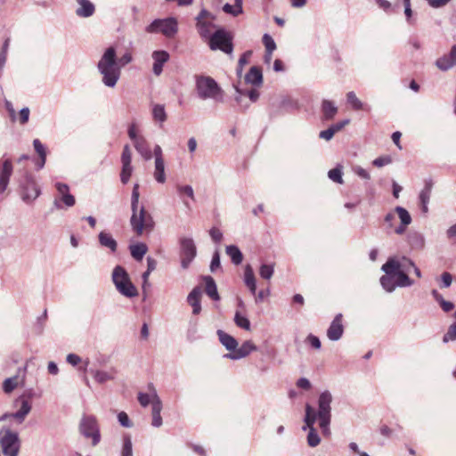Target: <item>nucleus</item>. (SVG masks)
I'll return each instance as SVG.
<instances>
[{
  "instance_id": "13",
  "label": "nucleus",
  "mask_w": 456,
  "mask_h": 456,
  "mask_svg": "<svg viewBox=\"0 0 456 456\" xmlns=\"http://www.w3.org/2000/svg\"><path fill=\"white\" fill-rule=\"evenodd\" d=\"M89 360L87 359L85 361L83 370L88 371L98 384H104L108 381L114 380L117 372L115 368H110L109 370H97L93 368L87 370Z\"/></svg>"
},
{
  "instance_id": "26",
  "label": "nucleus",
  "mask_w": 456,
  "mask_h": 456,
  "mask_svg": "<svg viewBox=\"0 0 456 456\" xmlns=\"http://www.w3.org/2000/svg\"><path fill=\"white\" fill-rule=\"evenodd\" d=\"M134 146L136 151L142 156L143 159H151L152 151H151L149 143L144 136L135 140V142H134Z\"/></svg>"
},
{
  "instance_id": "37",
  "label": "nucleus",
  "mask_w": 456,
  "mask_h": 456,
  "mask_svg": "<svg viewBox=\"0 0 456 456\" xmlns=\"http://www.w3.org/2000/svg\"><path fill=\"white\" fill-rule=\"evenodd\" d=\"M278 108L281 110H285L286 111L298 110L299 103L295 99L285 97L281 100V102H279Z\"/></svg>"
},
{
  "instance_id": "30",
  "label": "nucleus",
  "mask_w": 456,
  "mask_h": 456,
  "mask_svg": "<svg viewBox=\"0 0 456 456\" xmlns=\"http://www.w3.org/2000/svg\"><path fill=\"white\" fill-rule=\"evenodd\" d=\"M322 112L324 120H331L338 113V107L330 100H323L322 102Z\"/></svg>"
},
{
  "instance_id": "31",
  "label": "nucleus",
  "mask_w": 456,
  "mask_h": 456,
  "mask_svg": "<svg viewBox=\"0 0 456 456\" xmlns=\"http://www.w3.org/2000/svg\"><path fill=\"white\" fill-rule=\"evenodd\" d=\"M233 86L236 92L235 101L239 103L241 102V97L243 95H247L252 102H256L259 98L260 94L256 89L244 91L236 85H234Z\"/></svg>"
},
{
  "instance_id": "38",
  "label": "nucleus",
  "mask_w": 456,
  "mask_h": 456,
  "mask_svg": "<svg viewBox=\"0 0 456 456\" xmlns=\"http://www.w3.org/2000/svg\"><path fill=\"white\" fill-rule=\"evenodd\" d=\"M433 183L431 180L425 181V186L420 191L419 199L420 203H428L431 196Z\"/></svg>"
},
{
  "instance_id": "56",
  "label": "nucleus",
  "mask_w": 456,
  "mask_h": 456,
  "mask_svg": "<svg viewBox=\"0 0 456 456\" xmlns=\"http://www.w3.org/2000/svg\"><path fill=\"white\" fill-rule=\"evenodd\" d=\"M177 191L180 194H185L192 200H194V191L191 185H179Z\"/></svg>"
},
{
  "instance_id": "58",
  "label": "nucleus",
  "mask_w": 456,
  "mask_h": 456,
  "mask_svg": "<svg viewBox=\"0 0 456 456\" xmlns=\"http://www.w3.org/2000/svg\"><path fill=\"white\" fill-rule=\"evenodd\" d=\"M218 267H220V254L218 250H216L213 254L209 268L211 272H215Z\"/></svg>"
},
{
  "instance_id": "44",
  "label": "nucleus",
  "mask_w": 456,
  "mask_h": 456,
  "mask_svg": "<svg viewBox=\"0 0 456 456\" xmlns=\"http://www.w3.org/2000/svg\"><path fill=\"white\" fill-rule=\"evenodd\" d=\"M234 322H235V324L238 327H240V328H241V329H243L245 330H250V322H249V320L247 317L241 315L240 312H236L235 313Z\"/></svg>"
},
{
  "instance_id": "16",
  "label": "nucleus",
  "mask_w": 456,
  "mask_h": 456,
  "mask_svg": "<svg viewBox=\"0 0 456 456\" xmlns=\"http://www.w3.org/2000/svg\"><path fill=\"white\" fill-rule=\"evenodd\" d=\"M151 57L153 59L152 71L154 75L159 76L163 71L164 64L168 61L170 55L165 50H157L152 53Z\"/></svg>"
},
{
  "instance_id": "46",
  "label": "nucleus",
  "mask_w": 456,
  "mask_h": 456,
  "mask_svg": "<svg viewBox=\"0 0 456 456\" xmlns=\"http://www.w3.org/2000/svg\"><path fill=\"white\" fill-rule=\"evenodd\" d=\"M342 174V167H336L335 168H332L328 172V176L330 180H332L335 183H343Z\"/></svg>"
},
{
  "instance_id": "43",
  "label": "nucleus",
  "mask_w": 456,
  "mask_h": 456,
  "mask_svg": "<svg viewBox=\"0 0 456 456\" xmlns=\"http://www.w3.org/2000/svg\"><path fill=\"white\" fill-rule=\"evenodd\" d=\"M151 388H152V403H151V414H157L160 413L162 410V402L159 395H157L155 389L153 388V386H150Z\"/></svg>"
},
{
  "instance_id": "57",
  "label": "nucleus",
  "mask_w": 456,
  "mask_h": 456,
  "mask_svg": "<svg viewBox=\"0 0 456 456\" xmlns=\"http://www.w3.org/2000/svg\"><path fill=\"white\" fill-rule=\"evenodd\" d=\"M452 282V276L450 273L444 272L441 275V288H449Z\"/></svg>"
},
{
  "instance_id": "29",
  "label": "nucleus",
  "mask_w": 456,
  "mask_h": 456,
  "mask_svg": "<svg viewBox=\"0 0 456 456\" xmlns=\"http://www.w3.org/2000/svg\"><path fill=\"white\" fill-rule=\"evenodd\" d=\"M98 239L102 247L109 248L111 252H116L118 243L109 232H101L98 235Z\"/></svg>"
},
{
  "instance_id": "34",
  "label": "nucleus",
  "mask_w": 456,
  "mask_h": 456,
  "mask_svg": "<svg viewBox=\"0 0 456 456\" xmlns=\"http://www.w3.org/2000/svg\"><path fill=\"white\" fill-rule=\"evenodd\" d=\"M225 251L234 265H238L241 264L243 260V255L237 246L229 245L226 247Z\"/></svg>"
},
{
  "instance_id": "47",
  "label": "nucleus",
  "mask_w": 456,
  "mask_h": 456,
  "mask_svg": "<svg viewBox=\"0 0 456 456\" xmlns=\"http://www.w3.org/2000/svg\"><path fill=\"white\" fill-rule=\"evenodd\" d=\"M244 283L245 285H253L256 283V278L250 265H247L244 269Z\"/></svg>"
},
{
  "instance_id": "49",
  "label": "nucleus",
  "mask_w": 456,
  "mask_h": 456,
  "mask_svg": "<svg viewBox=\"0 0 456 456\" xmlns=\"http://www.w3.org/2000/svg\"><path fill=\"white\" fill-rule=\"evenodd\" d=\"M262 42L265 47V51L273 52L276 49V44L269 34H264Z\"/></svg>"
},
{
  "instance_id": "20",
  "label": "nucleus",
  "mask_w": 456,
  "mask_h": 456,
  "mask_svg": "<svg viewBox=\"0 0 456 456\" xmlns=\"http://www.w3.org/2000/svg\"><path fill=\"white\" fill-rule=\"evenodd\" d=\"M12 161L10 159H5L0 167V194L6 190L10 177L12 174Z\"/></svg>"
},
{
  "instance_id": "54",
  "label": "nucleus",
  "mask_w": 456,
  "mask_h": 456,
  "mask_svg": "<svg viewBox=\"0 0 456 456\" xmlns=\"http://www.w3.org/2000/svg\"><path fill=\"white\" fill-rule=\"evenodd\" d=\"M392 162V159L390 156H382L375 159L372 164L377 167H382L387 166Z\"/></svg>"
},
{
  "instance_id": "2",
  "label": "nucleus",
  "mask_w": 456,
  "mask_h": 456,
  "mask_svg": "<svg viewBox=\"0 0 456 456\" xmlns=\"http://www.w3.org/2000/svg\"><path fill=\"white\" fill-rule=\"evenodd\" d=\"M409 265H414V262L406 256H390L382 265L381 270L385 273L380 277V285L388 293L393 292L396 287H411L413 281L407 274Z\"/></svg>"
},
{
  "instance_id": "62",
  "label": "nucleus",
  "mask_w": 456,
  "mask_h": 456,
  "mask_svg": "<svg viewBox=\"0 0 456 456\" xmlns=\"http://www.w3.org/2000/svg\"><path fill=\"white\" fill-rule=\"evenodd\" d=\"M306 339L314 348H315V349L321 348L322 344H321V340L319 339L318 337H316L313 334H310V335H308Z\"/></svg>"
},
{
  "instance_id": "27",
  "label": "nucleus",
  "mask_w": 456,
  "mask_h": 456,
  "mask_svg": "<svg viewBox=\"0 0 456 456\" xmlns=\"http://www.w3.org/2000/svg\"><path fill=\"white\" fill-rule=\"evenodd\" d=\"M202 280L205 282V293L214 301H218L220 296L215 280L211 276H203Z\"/></svg>"
},
{
  "instance_id": "32",
  "label": "nucleus",
  "mask_w": 456,
  "mask_h": 456,
  "mask_svg": "<svg viewBox=\"0 0 456 456\" xmlns=\"http://www.w3.org/2000/svg\"><path fill=\"white\" fill-rule=\"evenodd\" d=\"M151 114L153 120L158 122L160 126L167 120V115L165 110V106L163 104H153Z\"/></svg>"
},
{
  "instance_id": "50",
  "label": "nucleus",
  "mask_w": 456,
  "mask_h": 456,
  "mask_svg": "<svg viewBox=\"0 0 456 456\" xmlns=\"http://www.w3.org/2000/svg\"><path fill=\"white\" fill-rule=\"evenodd\" d=\"M33 146L35 151L38 154L39 159H46V149L39 139H34Z\"/></svg>"
},
{
  "instance_id": "15",
  "label": "nucleus",
  "mask_w": 456,
  "mask_h": 456,
  "mask_svg": "<svg viewBox=\"0 0 456 456\" xmlns=\"http://www.w3.org/2000/svg\"><path fill=\"white\" fill-rule=\"evenodd\" d=\"M342 322V314H338L327 330V337L330 340L338 341L342 338L344 333V326Z\"/></svg>"
},
{
  "instance_id": "33",
  "label": "nucleus",
  "mask_w": 456,
  "mask_h": 456,
  "mask_svg": "<svg viewBox=\"0 0 456 456\" xmlns=\"http://www.w3.org/2000/svg\"><path fill=\"white\" fill-rule=\"evenodd\" d=\"M153 176L155 180L159 183H164L166 182V173H165V161L162 160H155L154 161V173Z\"/></svg>"
},
{
  "instance_id": "42",
  "label": "nucleus",
  "mask_w": 456,
  "mask_h": 456,
  "mask_svg": "<svg viewBox=\"0 0 456 456\" xmlns=\"http://www.w3.org/2000/svg\"><path fill=\"white\" fill-rule=\"evenodd\" d=\"M274 273L273 264H263L259 268V274L265 280H270Z\"/></svg>"
},
{
  "instance_id": "48",
  "label": "nucleus",
  "mask_w": 456,
  "mask_h": 456,
  "mask_svg": "<svg viewBox=\"0 0 456 456\" xmlns=\"http://www.w3.org/2000/svg\"><path fill=\"white\" fill-rule=\"evenodd\" d=\"M456 340V323H452L449 326L446 333L443 337V342L448 343L450 341Z\"/></svg>"
},
{
  "instance_id": "5",
  "label": "nucleus",
  "mask_w": 456,
  "mask_h": 456,
  "mask_svg": "<svg viewBox=\"0 0 456 456\" xmlns=\"http://www.w3.org/2000/svg\"><path fill=\"white\" fill-rule=\"evenodd\" d=\"M195 91L198 98L202 101L211 100L215 102H222L224 101V90L209 76H195Z\"/></svg>"
},
{
  "instance_id": "61",
  "label": "nucleus",
  "mask_w": 456,
  "mask_h": 456,
  "mask_svg": "<svg viewBox=\"0 0 456 456\" xmlns=\"http://www.w3.org/2000/svg\"><path fill=\"white\" fill-rule=\"evenodd\" d=\"M66 361L72 366H77L82 362V359L79 355L76 354H69L66 357Z\"/></svg>"
},
{
  "instance_id": "19",
  "label": "nucleus",
  "mask_w": 456,
  "mask_h": 456,
  "mask_svg": "<svg viewBox=\"0 0 456 456\" xmlns=\"http://www.w3.org/2000/svg\"><path fill=\"white\" fill-rule=\"evenodd\" d=\"M16 403L20 404V408L17 411L12 413V418L15 419L19 423H22L31 411L32 405L24 396H20L16 400Z\"/></svg>"
},
{
  "instance_id": "40",
  "label": "nucleus",
  "mask_w": 456,
  "mask_h": 456,
  "mask_svg": "<svg viewBox=\"0 0 456 456\" xmlns=\"http://www.w3.org/2000/svg\"><path fill=\"white\" fill-rule=\"evenodd\" d=\"M133 171L134 167L132 164H122L120 181L123 184H126L129 182Z\"/></svg>"
},
{
  "instance_id": "10",
  "label": "nucleus",
  "mask_w": 456,
  "mask_h": 456,
  "mask_svg": "<svg viewBox=\"0 0 456 456\" xmlns=\"http://www.w3.org/2000/svg\"><path fill=\"white\" fill-rule=\"evenodd\" d=\"M216 16L205 8L201 9L196 16L195 27L200 38L204 41H207L212 36L213 33L211 31L216 28L214 24Z\"/></svg>"
},
{
  "instance_id": "7",
  "label": "nucleus",
  "mask_w": 456,
  "mask_h": 456,
  "mask_svg": "<svg viewBox=\"0 0 456 456\" xmlns=\"http://www.w3.org/2000/svg\"><path fill=\"white\" fill-rule=\"evenodd\" d=\"M112 281L117 290L123 296L132 298L138 295L137 289L132 283L124 267L117 265L112 271Z\"/></svg>"
},
{
  "instance_id": "22",
  "label": "nucleus",
  "mask_w": 456,
  "mask_h": 456,
  "mask_svg": "<svg viewBox=\"0 0 456 456\" xmlns=\"http://www.w3.org/2000/svg\"><path fill=\"white\" fill-rule=\"evenodd\" d=\"M407 242L413 250H422L426 246L424 234L417 231H411L407 234Z\"/></svg>"
},
{
  "instance_id": "9",
  "label": "nucleus",
  "mask_w": 456,
  "mask_h": 456,
  "mask_svg": "<svg viewBox=\"0 0 456 456\" xmlns=\"http://www.w3.org/2000/svg\"><path fill=\"white\" fill-rule=\"evenodd\" d=\"M79 432L86 439H91L93 446L101 441V432L97 419L93 415H84L79 423Z\"/></svg>"
},
{
  "instance_id": "41",
  "label": "nucleus",
  "mask_w": 456,
  "mask_h": 456,
  "mask_svg": "<svg viewBox=\"0 0 456 456\" xmlns=\"http://www.w3.org/2000/svg\"><path fill=\"white\" fill-rule=\"evenodd\" d=\"M252 55V51H246L239 59L238 66L236 68V75L240 77L243 72V67L248 62L249 57Z\"/></svg>"
},
{
  "instance_id": "21",
  "label": "nucleus",
  "mask_w": 456,
  "mask_h": 456,
  "mask_svg": "<svg viewBox=\"0 0 456 456\" xmlns=\"http://www.w3.org/2000/svg\"><path fill=\"white\" fill-rule=\"evenodd\" d=\"M202 289L200 286L195 287L188 295L187 302L192 307V314L197 315L201 311Z\"/></svg>"
},
{
  "instance_id": "4",
  "label": "nucleus",
  "mask_w": 456,
  "mask_h": 456,
  "mask_svg": "<svg viewBox=\"0 0 456 456\" xmlns=\"http://www.w3.org/2000/svg\"><path fill=\"white\" fill-rule=\"evenodd\" d=\"M97 70L102 76V83L110 88L116 86L121 77L117 52L114 46L107 47L97 63Z\"/></svg>"
},
{
  "instance_id": "36",
  "label": "nucleus",
  "mask_w": 456,
  "mask_h": 456,
  "mask_svg": "<svg viewBox=\"0 0 456 456\" xmlns=\"http://www.w3.org/2000/svg\"><path fill=\"white\" fill-rule=\"evenodd\" d=\"M346 101L354 110H366V105L356 96L355 93L351 91L346 94Z\"/></svg>"
},
{
  "instance_id": "1",
  "label": "nucleus",
  "mask_w": 456,
  "mask_h": 456,
  "mask_svg": "<svg viewBox=\"0 0 456 456\" xmlns=\"http://www.w3.org/2000/svg\"><path fill=\"white\" fill-rule=\"evenodd\" d=\"M333 402V396L328 390L322 392L319 395L317 404L318 409L315 410L309 403L305 404V426L302 428L304 431L308 429L307 434V444L310 447H316L321 443V437L318 435L314 423L316 420L319 422V427L322 433L325 436H330V422H331V403Z\"/></svg>"
},
{
  "instance_id": "8",
  "label": "nucleus",
  "mask_w": 456,
  "mask_h": 456,
  "mask_svg": "<svg viewBox=\"0 0 456 456\" xmlns=\"http://www.w3.org/2000/svg\"><path fill=\"white\" fill-rule=\"evenodd\" d=\"M145 31L147 33H161L167 38L174 37L178 32V21L174 17L156 19L149 24Z\"/></svg>"
},
{
  "instance_id": "12",
  "label": "nucleus",
  "mask_w": 456,
  "mask_h": 456,
  "mask_svg": "<svg viewBox=\"0 0 456 456\" xmlns=\"http://www.w3.org/2000/svg\"><path fill=\"white\" fill-rule=\"evenodd\" d=\"M21 200L26 204H31L41 194V190L37 184L34 177L27 174L24 182L20 184Z\"/></svg>"
},
{
  "instance_id": "35",
  "label": "nucleus",
  "mask_w": 456,
  "mask_h": 456,
  "mask_svg": "<svg viewBox=\"0 0 456 456\" xmlns=\"http://www.w3.org/2000/svg\"><path fill=\"white\" fill-rule=\"evenodd\" d=\"M131 256L136 260L141 261L148 250L144 243H137L129 247Z\"/></svg>"
},
{
  "instance_id": "63",
  "label": "nucleus",
  "mask_w": 456,
  "mask_h": 456,
  "mask_svg": "<svg viewBox=\"0 0 456 456\" xmlns=\"http://www.w3.org/2000/svg\"><path fill=\"white\" fill-rule=\"evenodd\" d=\"M354 173L360 176L361 178L362 179H366V180H369L370 178V175L369 174L368 171H366L364 168H362V167H355L354 168Z\"/></svg>"
},
{
  "instance_id": "45",
  "label": "nucleus",
  "mask_w": 456,
  "mask_h": 456,
  "mask_svg": "<svg viewBox=\"0 0 456 456\" xmlns=\"http://www.w3.org/2000/svg\"><path fill=\"white\" fill-rule=\"evenodd\" d=\"M395 211L397 213L402 224L409 225L411 223V216L404 208L398 206L395 208Z\"/></svg>"
},
{
  "instance_id": "52",
  "label": "nucleus",
  "mask_w": 456,
  "mask_h": 456,
  "mask_svg": "<svg viewBox=\"0 0 456 456\" xmlns=\"http://www.w3.org/2000/svg\"><path fill=\"white\" fill-rule=\"evenodd\" d=\"M121 164H132V151L129 145H125L121 154Z\"/></svg>"
},
{
  "instance_id": "23",
  "label": "nucleus",
  "mask_w": 456,
  "mask_h": 456,
  "mask_svg": "<svg viewBox=\"0 0 456 456\" xmlns=\"http://www.w3.org/2000/svg\"><path fill=\"white\" fill-rule=\"evenodd\" d=\"M181 256L195 257L197 249L191 238L183 237L180 239Z\"/></svg>"
},
{
  "instance_id": "53",
  "label": "nucleus",
  "mask_w": 456,
  "mask_h": 456,
  "mask_svg": "<svg viewBox=\"0 0 456 456\" xmlns=\"http://www.w3.org/2000/svg\"><path fill=\"white\" fill-rule=\"evenodd\" d=\"M118 420L119 424L124 428H132L133 423L128 418V415L125 411H120L118 414Z\"/></svg>"
},
{
  "instance_id": "51",
  "label": "nucleus",
  "mask_w": 456,
  "mask_h": 456,
  "mask_svg": "<svg viewBox=\"0 0 456 456\" xmlns=\"http://www.w3.org/2000/svg\"><path fill=\"white\" fill-rule=\"evenodd\" d=\"M133 61V55L130 51L125 52L119 59H118V66L120 69L126 66Z\"/></svg>"
},
{
  "instance_id": "18",
  "label": "nucleus",
  "mask_w": 456,
  "mask_h": 456,
  "mask_svg": "<svg viewBox=\"0 0 456 456\" xmlns=\"http://www.w3.org/2000/svg\"><path fill=\"white\" fill-rule=\"evenodd\" d=\"M27 371V365L22 368H19L18 372H22V377L19 375L6 379L3 383V389L6 394L12 392L18 386H23L25 381V373Z\"/></svg>"
},
{
  "instance_id": "11",
  "label": "nucleus",
  "mask_w": 456,
  "mask_h": 456,
  "mask_svg": "<svg viewBox=\"0 0 456 456\" xmlns=\"http://www.w3.org/2000/svg\"><path fill=\"white\" fill-rule=\"evenodd\" d=\"M57 196L53 200V207L56 209H63L64 206L71 208L76 204L75 197L69 192V187L67 183H56Z\"/></svg>"
},
{
  "instance_id": "59",
  "label": "nucleus",
  "mask_w": 456,
  "mask_h": 456,
  "mask_svg": "<svg viewBox=\"0 0 456 456\" xmlns=\"http://www.w3.org/2000/svg\"><path fill=\"white\" fill-rule=\"evenodd\" d=\"M29 113H30V111H29V109L28 107H24V108H22L20 110L19 119H20V123L21 125H24V124H26L28 121Z\"/></svg>"
},
{
  "instance_id": "14",
  "label": "nucleus",
  "mask_w": 456,
  "mask_h": 456,
  "mask_svg": "<svg viewBox=\"0 0 456 456\" xmlns=\"http://www.w3.org/2000/svg\"><path fill=\"white\" fill-rule=\"evenodd\" d=\"M436 67L441 71H448L456 66V45H452L450 52L436 59Z\"/></svg>"
},
{
  "instance_id": "39",
  "label": "nucleus",
  "mask_w": 456,
  "mask_h": 456,
  "mask_svg": "<svg viewBox=\"0 0 456 456\" xmlns=\"http://www.w3.org/2000/svg\"><path fill=\"white\" fill-rule=\"evenodd\" d=\"M122 442L121 456H133V444L130 436L125 435Z\"/></svg>"
},
{
  "instance_id": "60",
  "label": "nucleus",
  "mask_w": 456,
  "mask_h": 456,
  "mask_svg": "<svg viewBox=\"0 0 456 456\" xmlns=\"http://www.w3.org/2000/svg\"><path fill=\"white\" fill-rule=\"evenodd\" d=\"M209 234H210V237L211 239L216 242V243H219L222 239H223V233L222 232L217 229V228H212L210 231H209Z\"/></svg>"
},
{
  "instance_id": "3",
  "label": "nucleus",
  "mask_w": 456,
  "mask_h": 456,
  "mask_svg": "<svg viewBox=\"0 0 456 456\" xmlns=\"http://www.w3.org/2000/svg\"><path fill=\"white\" fill-rule=\"evenodd\" d=\"M139 183H134L131 195L132 216L130 224L132 230L138 235H142L144 231L151 232L154 228V220L151 215L145 209L143 205H140Z\"/></svg>"
},
{
  "instance_id": "64",
  "label": "nucleus",
  "mask_w": 456,
  "mask_h": 456,
  "mask_svg": "<svg viewBox=\"0 0 456 456\" xmlns=\"http://www.w3.org/2000/svg\"><path fill=\"white\" fill-rule=\"evenodd\" d=\"M297 387L304 390H309L311 388V383L306 378H300L297 381Z\"/></svg>"
},
{
  "instance_id": "6",
  "label": "nucleus",
  "mask_w": 456,
  "mask_h": 456,
  "mask_svg": "<svg viewBox=\"0 0 456 456\" xmlns=\"http://www.w3.org/2000/svg\"><path fill=\"white\" fill-rule=\"evenodd\" d=\"M233 37L224 28H216L206 41L212 51H221L228 55L233 52Z\"/></svg>"
},
{
  "instance_id": "28",
  "label": "nucleus",
  "mask_w": 456,
  "mask_h": 456,
  "mask_svg": "<svg viewBox=\"0 0 456 456\" xmlns=\"http://www.w3.org/2000/svg\"><path fill=\"white\" fill-rule=\"evenodd\" d=\"M217 335L221 344L228 350L230 353L234 352L236 347L238 346L237 340L232 337L231 335L225 333L224 331L219 330H217Z\"/></svg>"
},
{
  "instance_id": "55",
  "label": "nucleus",
  "mask_w": 456,
  "mask_h": 456,
  "mask_svg": "<svg viewBox=\"0 0 456 456\" xmlns=\"http://www.w3.org/2000/svg\"><path fill=\"white\" fill-rule=\"evenodd\" d=\"M138 401L142 407H146L152 403V394L139 393Z\"/></svg>"
},
{
  "instance_id": "17",
  "label": "nucleus",
  "mask_w": 456,
  "mask_h": 456,
  "mask_svg": "<svg viewBox=\"0 0 456 456\" xmlns=\"http://www.w3.org/2000/svg\"><path fill=\"white\" fill-rule=\"evenodd\" d=\"M256 346L249 340L245 341L239 348L232 353L224 354L225 358L231 360H240L248 356L251 352L256 351Z\"/></svg>"
},
{
  "instance_id": "25",
  "label": "nucleus",
  "mask_w": 456,
  "mask_h": 456,
  "mask_svg": "<svg viewBox=\"0 0 456 456\" xmlns=\"http://www.w3.org/2000/svg\"><path fill=\"white\" fill-rule=\"evenodd\" d=\"M245 82L255 86H260L263 84L262 69L256 66L251 67L245 75Z\"/></svg>"
},
{
  "instance_id": "24",
  "label": "nucleus",
  "mask_w": 456,
  "mask_h": 456,
  "mask_svg": "<svg viewBox=\"0 0 456 456\" xmlns=\"http://www.w3.org/2000/svg\"><path fill=\"white\" fill-rule=\"evenodd\" d=\"M78 7L76 10V14L81 18L91 17L95 12L94 4L89 0H77Z\"/></svg>"
}]
</instances>
